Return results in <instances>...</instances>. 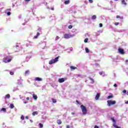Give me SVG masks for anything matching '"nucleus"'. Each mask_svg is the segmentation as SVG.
<instances>
[{
    "mask_svg": "<svg viewBox=\"0 0 128 128\" xmlns=\"http://www.w3.org/2000/svg\"><path fill=\"white\" fill-rule=\"evenodd\" d=\"M80 108H82V110L83 114L86 116V114H88V110H86V106H84V105H81Z\"/></svg>",
    "mask_w": 128,
    "mask_h": 128,
    "instance_id": "obj_1",
    "label": "nucleus"
},
{
    "mask_svg": "<svg viewBox=\"0 0 128 128\" xmlns=\"http://www.w3.org/2000/svg\"><path fill=\"white\" fill-rule=\"evenodd\" d=\"M58 58H60V56H57L54 59H52L50 61H49V64H56V62H58Z\"/></svg>",
    "mask_w": 128,
    "mask_h": 128,
    "instance_id": "obj_2",
    "label": "nucleus"
},
{
    "mask_svg": "<svg viewBox=\"0 0 128 128\" xmlns=\"http://www.w3.org/2000/svg\"><path fill=\"white\" fill-rule=\"evenodd\" d=\"M108 102V106H112V104H116V100H113L112 101V100H108L107 101Z\"/></svg>",
    "mask_w": 128,
    "mask_h": 128,
    "instance_id": "obj_3",
    "label": "nucleus"
},
{
    "mask_svg": "<svg viewBox=\"0 0 128 128\" xmlns=\"http://www.w3.org/2000/svg\"><path fill=\"white\" fill-rule=\"evenodd\" d=\"M74 34L70 35L66 34H64V38L66 39L70 38H74Z\"/></svg>",
    "mask_w": 128,
    "mask_h": 128,
    "instance_id": "obj_4",
    "label": "nucleus"
},
{
    "mask_svg": "<svg viewBox=\"0 0 128 128\" xmlns=\"http://www.w3.org/2000/svg\"><path fill=\"white\" fill-rule=\"evenodd\" d=\"M118 51L119 54H124V49H122V48H119L118 49Z\"/></svg>",
    "mask_w": 128,
    "mask_h": 128,
    "instance_id": "obj_5",
    "label": "nucleus"
},
{
    "mask_svg": "<svg viewBox=\"0 0 128 128\" xmlns=\"http://www.w3.org/2000/svg\"><path fill=\"white\" fill-rule=\"evenodd\" d=\"M3 61L4 62H6V64L8 62H12V59L10 58L8 60V58H4Z\"/></svg>",
    "mask_w": 128,
    "mask_h": 128,
    "instance_id": "obj_6",
    "label": "nucleus"
},
{
    "mask_svg": "<svg viewBox=\"0 0 128 128\" xmlns=\"http://www.w3.org/2000/svg\"><path fill=\"white\" fill-rule=\"evenodd\" d=\"M64 80H66V79L64 78H60L58 79V82L62 84V82H64Z\"/></svg>",
    "mask_w": 128,
    "mask_h": 128,
    "instance_id": "obj_7",
    "label": "nucleus"
},
{
    "mask_svg": "<svg viewBox=\"0 0 128 128\" xmlns=\"http://www.w3.org/2000/svg\"><path fill=\"white\" fill-rule=\"evenodd\" d=\"M100 93H98L95 97V100H98L100 98Z\"/></svg>",
    "mask_w": 128,
    "mask_h": 128,
    "instance_id": "obj_8",
    "label": "nucleus"
},
{
    "mask_svg": "<svg viewBox=\"0 0 128 128\" xmlns=\"http://www.w3.org/2000/svg\"><path fill=\"white\" fill-rule=\"evenodd\" d=\"M35 80L38 81V82H42V78H40L38 77H36L35 78Z\"/></svg>",
    "mask_w": 128,
    "mask_h": 128,
    "instance_id": "obj_9",
    "label": "nucleus"
},
{
    "mask_svg": "<svg viewBox=\"0 0 128 128\" xmlns=\"http://www.w3.org/2000/svg\"><path fill=\"white\" fill-rule=\"evenodd\" d=\"M38 114V111L34 112L32 113L33 116H36Z\"/></svg>",
    "mask_w": 128,
    "mask_h": 128,
    "instance_id": "obj_10",
    "label": "nucleus"
},
{
    "mask_svg": "<svg viewBox=\"0 0 128 128\" xmlns=\"http://www.w3.org/2000/svg\"><path fill=\"white\" fill-rule=\"evenodd\" d=\"M32 96H33V98H34V100H38V96H36V94H32Z\"/></svg>",
    "mask_w": 128,
    "mask_h": 128,
    "instance_id": "obj_11",
    "label": "nucleus"
},
{
    "mask_svg": "<svg viewBox=\"0 0 128 128\" xmlns=\"http://www.w3.org/2000/svg\"><path fill=\"white\" fill-rule=\"evenodd\" d=\"M70 68L71 70H76V67L74 66H71L70 67Z\"/></svg>",
    "mask_w": 128,
    "mask_h": 128,
    "instance_id": "obj_12",
    "label": "nucleus"
},
{
    "mask_svg": "<svg viewBox=\"0 0 128 128\" xmlns=\"http://www.w3.org/2000/svg\"><path fill=\"white\" fill-rule=\"evenodd\" d=\"M88 78H89V80H91V84H94V80L92 78H91L90 77H88Z\"/></svg>",
    "mask_w": 128,
    "mask_h": 128,
    "instance_id": "obj_13",
    "label": "nucleus"
},
{
    "mask_svg": "<svg viewBox=\"0 0 128 128\" xmlns=\"http://www.w3.org/2000/svg\"><path fill=\"white\" fill-rule=\"evenodd\" d=\"M56 122L57 124H62V120H56Z\"/></svg>",
    "mask_w": 128,
    "mask_h": 128,
    "instance_id": "obj_14",
    "label": "nucleus"
},
{
    "mask_svg": "<svg viewBox=\"0 0 128 128\" xmlns=\"http://www.w3.org/2000/svg\"><path fill=\"white\" fill-rule=\"evenodd\" d=\"M70 2V0H66L64 2V4H68Z\"/></svg>",
    "mask_w": 128,
    "mask_h": 128,
    "instance_id": "obj_15",
    "label": "nucleus"
},
{
    "mask_svg": "<svg viewBox=\"0 0 128 128\" xmlns=\"http://www.w3.org/2000/svg\"><path fill=\"white\" fill-rule=\"evenodd\" d=\"M40 32H37V35L36 36H34V38H38V36H40Z\"/></svg>",
    "mask_w": 128,
    "mask_h": 128,
    "instance_id": "obj_16",
    "label": "nucleus"
},
{
    "mask_svg": "<svg viewBox=\"0 0 128 128\" xmlns=\"http://www.w3.org/2000/svg\"><path fill=\"white\" fill-rule=\"evenodd\" d=\"M30 74V70H28L25 72L24 74L25 76H28Z\"/></svg>",
    "mask_w": 128,
    "mask_h": 128,
    "instance_id": "obj_17",
    "label": "nucleus"
},
{
    "mask_svg": "<svg viewBox=\"0 0 128 128\" xmlns=\"http://www.w3.org/2000/svg\"><path fill=\"white\" fill-rule=\"evenodd\" d=\"M10 98V94H8L6 96L5 98Z\"/></svg>",
    "mask_w": 128,
    "mask_h": 128,
    "instance_id": "obj_18",
    "label": "nucleus"
},
{
    "mask_svg": "<svg viewBox=\"0 0 128 128\" xmlns=\"http://www.w3.org/2000/svg\"><path fill=\"white\" fill-rule=\"evenodd\" d=\"M116 18H120V20H124V17H121L120 16H116Z\"/></svg>",
    "mask_w": 128,
    "mask_h": 128,
    "instance_id": "obj_19",
    "label": "nucleus"
},
{
    "mask_svg": "<svg viewBox=\"0 0 128 128\" xmlns=\"http://www.w3.org/2000/svg\"><path fill=\"white\" fill-rule=\"evenodd\" d=\"M122 4H124V6H126V0H122Z\"/></svg>",
    "mask_w": 128,
    "mask_h": 128,
    "instance_id": "obj_20",
    "label": "nucleus"
},
{
    "mask_svg": "<svg viewBox=\"0 0 128 128\" xmlns=\"http://www.w3.org/2000/svg\"><path fill=\"white\" fill-rule=\"evenodd\" d=\"M85 50L87 54H88V52H90V50H88V48H85Z\"/></svg>",
    "mask_w": 128,
    "mask_h": 128,
    "instance_id": "obj_21",
    "label": "nucleus"
},
{
    "mask_svg": "<svg viewBox=\"0 0 128 128\" xmlns=\"http://www.w3.org/2000/svg\"><path fill=\"white\" fill-rule=\"evenodd\" d=\"M10 108H14V104H10Z\"/></svg>",
    "mask_w": 128,
    "mask_h": 128,
    "instance_id": "obj_22",
    "label": "nucleus"
},
{
    "mask_svg": "<svg viewBox=\"0 0 128 128\" xmlns=\"http://www.w3.org/2000/svg\"><path fill=\"white\" fill-rule=\"evenodd\" d=\"M52 101L54 104H56V100L54 98H52Z\"/></svg>",
    "mask_w": 128,
    "mask_h": 128,
    "instance_id": "obj_23",
    "label": "nucleus"
},
{
    "mask_svg": "<svg viewBox=\"0 0 128 128\" xmlns=\"http://www.w3.org/2000/svg\"><path fill=\"white\" fill-rule=\"evenodd\" d=\"M39 126L40 128H44V124H42L40 123L39 124Z\"/></svg>",
    "mask_w": 128,
    "mask_h": 128,
    "instance_id": "obj_24",
    "label": "nucleus"
},
{
    "mask_svg": "<svg viewBox=\"0 0 128 128\" xmlns=\"http://www.w3.org/2000/svg\"><path fill=\"white\" fill-rule=\"evenodd\" d=\"M113 126H114V128H120V127L118 126V125H116V124H114Z\"/></svg>",
    "mask_w": 128,
    "mask_h": 128,
    "instance_id": "obj_25",
    "label": "nucleus"
},
{
    "mask_svg": "<svg viewBox=\"0 0 128 128\" xmlns=\"http://www.w3.org/2000/svg\"><path fill=\"white\" fill-rule=\"evenodd\" d=\"M96 15L92 16V20H96Z\"/></svg>",
    "mask_w": 128,
    "mask_h": 128,
    "instance_id": "obj_26",
    "label": "nucleus"
},
{
    "mask_svg": "<svg viewBox=\"0 0 128 128\" xmlns=\"http://www.w3.org/2000/svg\"><path fill=\"white\" fill-rule=\"evenodd\" d=\"M114 98V96H108V100H110V98Z\"/></svg>",
    "mask_w": 128,
    "mask_h": 128,
    "instance_id": "obj_27",
    "label": "nucleus"
},
{
    "mask_svg": "<svg viewBox=\"0 0 128 128\" xmlns=\"http://www.w3.org/2000/svg\"><path fill=\"white\" fill-rule=\"evenodd\" d=\"M1 110H2V112H6V108H2L1 109Z\"/></svg>",
    "mask_w": 128,
    "mask_h": 128,
    "instance_id": "obj_28",
    "label": "nucleus"
},
{
    "mask_svg": "<svg viewBox=\"0 0 128 128\" xmlns=\"http://www.w3.org/2000/svg\"><path fill=\"white\" fill-rule=\"evenodd\" d=\"M88 38H85L84 40V42H86V43L88 42Z\"/></svg>",
    "mask_w": 128,
    "mask_h": 128,
    "instance_id": "obj_29",
    "label": "nucleus"
},
{
    "mask_svg": "<svg viewBox=\"0 0 128 128\" xmlns=\"http://www.w3.org/2000/svg\"><path fill=\"white\" fill-rule=\"evenodd\" d=\"M113 122H114V124H116V120H114V118H111Z\"/></svg>",
    "mask_w": 128,
    "mask_h": 128,
    "instance_id": "obj_30",
    "label": "nucleus"
},
{
    "mask_svg": "<svg viewBox=\"0 0 128 128\" xmlns=\"http://www.w3.org/2000/svg\"><path fill=\"white\" fill-rule=\"evenodd\" d=\"M20 118H21V120H24V115H22V116H20Z\"/></svg>",
    "mask_w": 128,
    "mask_h": 128,
    "instance_id": "obj_31",
    "label": "nucleus"
},
{
    "mask_svg": "<svg viewBox=\"0 0 128 128\" xmlns=\"http://www.w3.org/2000/svg\"><path fill=\"white\" fill-rule=\"evenodd\" d=\"M76 102L77 103V104H82V103H80L78 100H76Z\"/></svg>",
    "mask_w": 128,
    "mask_h": 128,
    "instance_id": "obj_32",
    "label": "nucleus"
},
{
    "mask_svg": "<svg viewBox=\"0 0 128 128\" xmlns=\"http://www.w3.org/2000/svg\"><path fill=\"white\" fill-rule=\"evenodd\" d=\"M68 28L70 30L71 28H72V25H70L68 26Z\"/></svg>",
    "mask_w": 128,
    "mask_h": 128,
    "instance_id": "obj_33",
    "label": "nucleus"
},
{
    "mask_svg": "<svg viewBox=\"0 0 128 128\" xmlns=\"http://www.w3.org/2000/svg\"><path fill=\"white\" fill-rule=\"evenodd\" d=\"M115 26H118L120 24V22H116L114 23Z\"/></svg>",
    "mask_w": 128,
    "mask_h": 128,
    "instance_id": "obj_34",
    "label": "nucleus"
},
{
    "mask_svg": "<svg viewBox=\"0 0 128 128\" xmlns=\"http://www.w3.org/2000/svg\"><path fill=\"white\" fill-rule=\"evenodd\" d=\"M10 74L11 76H14V72H10Z\"/></svg>",
    "mask_w": 128,
    "mask_h": 128,
    "instance_id": "obj_35",
    "label": "nucleus"
},
{
    "mask_svg": "<svg viewBox=\"0 0 128 128\" xmlns=\"http://www.w3.org/2000/svg\"><path fill=\"white\" fill-rule=\"evenodd\" d=\"M89 2H90V4H92V2H94V1H92V0H88Z\"/></svg>",
    "mask_w": 128,
    "mask_h": 128,
    "instance_id": "obj_36",
    "label": "nucleus"
},
{
    "mask_svg": "<svg viewBox=\"0 0 128 128\" xmlns=\"http://www.w3.org/2000/svg\"><path fill=\"white\" fill-rule=\"evenodd\" d=\"M10 14H12V13L10 12H8L7 13V16H10Z\"/></svg>",
    "mask_w": 128,
    "mask_h": 128,
    "instance_id": "obj_37",
    "label": "nucleus"
},
{
    "mask_svg": "<svg viewBox=\"0 0 128 128\" xmlns=\"http://www.w3.org/2000/svg\"><path fill=\"white\" fill-rule=\"evenodd\" d=\"M99 26H100V28H102V24L100 23V24H99Z\"/></svg>",
    "mask_w": 128,
    "mask_h": 128,
    "instance_id": "obj_38",
    "label": "nucleus"
},
{
    "mask_svg": "<svg viewBox=\"0 0 128 128\" xmlns=\"http://www.w3.org/2000/svg\"><path fill=\"white\" fill-rule=\"evenodd\" d=\"M11 10H12L10 8H8L6 10V12H10Z\"/></svg>",
    "mask_w": 128,
    "mask_h": 128,
    "instance_id": "obj_39",
    "label": "nucleus"
},
{
    "mask_svg": "<svg viewBox=\"0 0 128 128\" xmlns=\"http://www.w3.org/2000/svg\"><path fill=\"white\" fill-rule=\"evenodd\" d=\"M114 88H118V84H114Z\"/></svg>",
    "mask_w": 128,
    "mask_h": 128,
    "instance_id": "obj_40",
    "label": "nucleus"
},
{
    "mask_svg": "<svg viewBox=\"0 0 128 128\" xmlns=\"http://www.w3.org/2000/svg\"><path fill=\"white\" fill-rule=\"evenodd\" d=\"M58 38H60V37L58 36H57L56 37V40H58Z\"/></svg>",
    "mask_w": 128,
    "mask_h": 128,
    "instance_id": "obj_41",
    "label": "nucleus"
},
{
    "mask_svg": "<svg viewBox=\"0 0 128 128\" xmlns=\"http://www.w3.org/2000/svg\"><path fill=\"white\" fill-rule=\"evenodd\" d=\"M94 128H99L98 126L96 125L94 127Z\"/></svg>",
    "mask_w": 128,
    "mask_h": 128,
    "instance_id": "obj_42",
    "label": "nucleus"
},
{
    "mask_svg": "<svg viewBox=\"0 0 128 128\" xmlns=\"http://www.w3.org/2000/svg\"><path fill=\"white\" fill-rule=\"evenodd\" d=\"M123 92H124V94H126V90H123Z\"/></svg>",
    "mask_w": 128,
    "mask_h": 128,
    "instance_id": "obj_43",
    "label": "nucleus"
},
{
    "mask_svg": "<svg viewBox=\"0 0 128 128\" xmlns=\"http://www.w3.org/2000/svg\"><path fill=\"white\" fill-rule=\"evenodd\" d=\"M26 100H30V98L27 97V98H26Z\"/></svg>",
    "mask_w": 128,
    "mask_h": 128,
    "instance_id": "obj_44",
    "label": "nucleus"
},
{
    "mask_svg": "<svg viewBox=\"0 0 128 128\" xmlns=\"http://www.w3.org/2000/svg\"><path fill=\"white\" fill-rule=\"evenodd\" d=\"M99 74H100V76H102V72H100Z\"/></svg>",
    "mask_w": 128,
    "mask_h": 128,
    "instance_id": "obj_45",
    "label": "nucleus"
},
{
    "mask_svg": "<svg viewBox=\"0 0 128 128\" xmlns=\"http://www.w3.org/2000/svg\"><path fill=\"white\" fill-rule=\"evenodd\" d=\"M26 120H28V116H26Z\"/></svg>",
    "mask_w": 128,
    "mask_h": 128,
    "instance_id": "obj_46",
    "label": "nucleus"
},
{
    "mask_svg": "<svg viewBox=\"0 0 128 128\" xmlns=\"http://www.w3.org/2000/svg\"><path fill=\"white\" fill-rule=\"evenodd\" d=\"M66 128H70V126L68 125L66 126Z\"/></svg>",
    "mask_w": 128,
    "mask_h": 128,
    "instance_id": "obj_47",
    "label": "nucleus"
},
{
    "mask_svg": "<svg viewBox=\"0 0 128 128\" xmlns=\"http://www.w3.org/2000/svg\"><path fill=\"white\" fill-rule=\"evenodd\" d=\"M25 2H30V0H25Z\"/></svg>",
    "mask_w": 128,
    "mask_h": 128,
    "instance_id": "obj_48",
    "label": "nucleus"
},
{
    "mask_svg": "<svg viewBox=\"0 0 128 128\" xmlns=\"http://www.w3.org/2000/svg\"><path fill=\"white\" fill-rule=\"evenodd\" d=\"M51 10H54V8H51Z\"/></svg>",
    "mask_w": 128,
    "mask_h": 128,
    "instance_id": "obj_49",
    "label": "nucleus"
},
{
    "mask_svg": "<svg viewBox=\"0 0 128 128\" xmlns=\"http://www.w3.org/2000/svg\"><path fill=\"white\" fill-rule=\"evenodd\" d=\"M126 104H128V100L125 102Z\"/></svg>",
    "mask_w": 128,
    "mask_h": 128,
    "instance_id": "obj_50",
    "label": "nucleus"
},
{
    "mask_svg": "<svg viewBox=\"0 0 128 128\" xmlns=\"http://www.w3.org/2000/svg\"><path fill=\"white\" fill-rule=\"evenodd\" d=\"M126 64H128V60H126Z\"/></svg>",
    "mask_w": 128,
    "mask_h": 128,
    "instance_id": "obj_51",
    "label": "nucleus"
},
{
    "mask_svg": "<svg viewBox=\"0 0 128 128\" xmlns=\"http://www.w3.org/2000/svg\"><path fill=\"white\" fill-rule=\"evenodd\" d=\"M72 114L74 115L75 114L74 112H72Z\"/></svg>",
    "mask_w": 128,
    "mask_h": 128,
    "instance_id": "obj_52",
    "label": "nucleus"
},
{
    "mask_svg": "<svg viewBox=\"0 0 128 128\" xmlns=\"http://www.w3.org/2000/svg\"><path fill=\"white\" fill-rule=\"evenodd\" d=\"M18 46H19L18 45H16V48H18Z\"/></svg>",
    "mask_w": 128,
    "mask_h": 128,
    "instance_id": "obj_53",
    "label": "nucleus"
},
{
    "mask_svg": "<svg viewBox=\"0 0 128 128\" xmlns=\"http://www.w3.org/2000/svg\"><path fill=\"white\" fill-rule=\"evenodd\" d=\"M38 30H39V32H40V29H38Z\"/></svg>",
    "mask_w": 128,
    "mask_h": 128,
    "instance_id": "obj_54",
    "label": "nucleus"
},
{
    "mask_svg": "<svg viewBox=\"0 0 128 128\" xmlns=\"http://www.w3.org/2000/svg\"><path fill=\"white\" fill-rule=\"evenodd\" d=\"M114 0L116 1V0Z\"/></svg>",
    "mask_w": 128,
    "mask_h": 128,
    "instance_id": "obj_55",
    "label": "nucleus"
},
{
    "mask_svg": "<svg viewBox=\"0 0 128 128\" xmlns=\"http://www.w3.org/2000/svg\"><path fill=\"white\" fill-rule=\"evenodd\" d=\"M24 104H26V102H24Z\"/></svg>",
    "mask_w": 128,
    "mask_h": 128,
    "instance_id": "obj_56",
    "label": "nucleus"
}]
</instances>
